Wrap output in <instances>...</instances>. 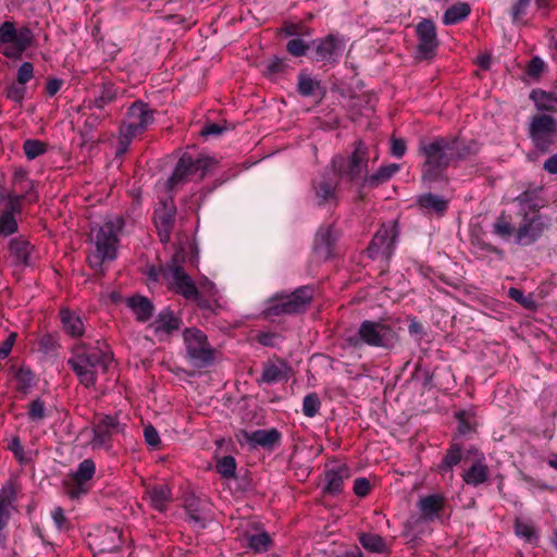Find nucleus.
<instances>
[{
	"label": "nucleus",
	"instance_id": "nucleus-52",
	"mask_svg": "<svg viewBox=\"0 0 557 557\" xmlns=\"http://www.w3.org/2000/svg\"><path fill=\"white\" fill-rule=\"evenodd\" d=\"M531 0H516L511 7V18L513 23L522 22Z\"/></svg>",
	"mask_w": 557,
	"mask_h": 557
},
{
	"label": "nucleus",
	"instance_id": "nucleus-25",
	"mask_svg": "<svg viewBox=\"0 0 557 557\" xmlns=\"http://www.w3.org/2000/svg\"><path fill=\"white\" fill-rule=\"evenodd\" d=\"M146 496L150 506L162 512L165 511L168 505L173 500L172 490L168 484H154L146 488Z\"/></svg>",
	"mask_w": 557,
	"mask_h": 557
},
{
	"label": "nucleus",
	"instance_id": "nucleus-31",
	"mask_svg": "<svg viewBox=\"0 0 557 557\" xmlns=\"http://www.w3.org/2000/svg\"><path fill=\"white\" fill-rule=\"evenodd\" d=\"M60 320L63 330L72 337H81L84 334V323L79 314L70 309L60 311Z\"/></svg>",
	"mask_w": 557,
	"mask_h": 557
},
{
	"label": "nucleus",
	"instance_id": "nucleus-17",
	"mask_svg": "<svg viewBox=\"0 0 557 557\" xmlns=\"http://www.w3.org/2000/svg\"><path fill=\"white\" fill-rule=\"evenodd\" d=\"M95 473L96 463L92 459L87 458L79 462L69 484V496L71 498H79L86 495L90 490L89 481L94 478Z\"/></svg>",
	"mask_w": 557,
	"mask_h": 557
},
{
	"label": "nucleus",
	"instance_id": "nucleus-24",
	"mask_svg": "<svg viewBox=\"0 0 557 557\" xmlns=\"http://www.w3.org/2000/svg\"><path fill=\"white\" fill-rule=\"evenodd\" d=\"M170 275L173 282L175 290L184 296L186 299L196 298L198 296V289L181 265H174L171 268Z\"/></svg>",
	"mask_w": 557,
	"mask_h": 557
},
{
	"label": "nucleus",
	"instance_id": "nucleus-27",
	"mask_svg": "<svg viewBox=\"0 0 557 557\" xmlns=\"http://www.w3.org/2000/svg\"><path fill=\"white\" fill-rule=\"evenodd\" d=\"M182 320L170 308H165L158 314L152 326L157 335H169L180 329Z\"/></svg>",
	"mask_w": 557,
	"mask_h": 557
},
{
	"label": "nucleus",
	"instance_id": "nucleus-18",
	"mask_svg": "<svg viewBox=\"0 0 557 557\" xmlns=\"http://www.w3.org/2000/svg\"><path fill=\"white\" fill-rule=\"evenodd\" d=\"M339 180L334 176L331 169L313 182L314 199L319 206L336 202V186Z\"/></svg>",
	"mask_w": 557,
	"mask_h": 557
},
{
	"label": "nucleus",
	"instance_id": "nucleus-16",
	"mask_svg": "<svg viewBox=\"0 0 557 557\" xmlns=\"http://www.w3.org/2000/svg\"><path fill=\"white\" fill-rule=\"evenodd\" d=\"M418 37L417 57L429 60L435 55L438 47L435 24L431 20H422L416 27Z\"/></svg>",
	"mask_w": 557,
	"mask_h": 557
},
{
	"label": "nucleus",
	"instance_id": "nucleus-43",
	"mask_svg": "<svg viewBox=\"0 0 557 557\" xmlns=\"http://www.w3.org/2000/svg\"><path fill=\"white\" fill-rule=\"evenodd\" d=\"M531 97L536 102V106L544 110H557V95L548 94L545 91H533Z\"/></svg>",
	"mask_w": 557,
	"mask_h": 557
},
{
	"label": "nucleus",
	"instance_id": "nucleus-47",
	"mask_svg": "<svg viewBox=\"0 0 557 557\" xmlns=\"http://www.w3.org/2000/svg\"><path fill=\"white\" fill-rule=\"evenodd\" d=\"M321 408V401L315 393H310L305 396L302 401V413L308 418H313Z\"/></svg>",
	"mask_w": 557,
	"mask_h": 557
},
{
	"label": "nucleus",
	"instance_id": "nucleus-14",
	"mask_svg": "<svg viewBox=\"0 0 557 557\" xmlns=\"http://www.w3.org/2000/svg\"><path fill=\"white\" fill-rule=\"evenodd\" d=\"M124 425L117 416L99 414L92 428L94 437L90 442L92 449L109 447L112 437L123 432Z\"/></svg>",
	"mask_w": 557,
	"mask_h": 557
},
{
	"label": "nucleus",
	"instance_id": "nucleus-48",
	"mask_svg": "<svg viewBox=\"0 0 557 557\" xmlns=\"http://www.w3.org/2000/svg\"><path fill=\"white\" fill-rule=\"evenodd\" d=\"M216 471L224 478L235 476L236 461L233 456H224L216 462Z\"/></svg>",
	"mask_w": 557,
	"mask_h": 557
},
{
	"label": "nucleus",
	"instance_id": "nucleus-28",
	"mask_svg": "<svg viewBox=\"0 0 557 557\" xmlns=\"http://www.w3.org/2000/svg\"><path fill=\"white\" fill-rule=\"evenodd\" d=\"M116 98V88L112 83H104L94 99L86 100L84 107L89 110L104 111Z\"/></svg>",
	"mask_w": 557,
	"mask_h": 557
},
{
	"label": "nucleus",
	"instance_id": "nucleus-64",
	"mask_svg": "<svg viewBox=\"0 0 557 557\" xmlns=\"http://www.w3.org/2000/svg\"><path fill=\"white\" fill-rule=\"evenodd\" d=\"M544 61L540 57H533L528 65V74L530 76H537L544 71Z\"/></svg>",
	"mask_w": 557,
	"mask_h": 557
},
{
	"label": "nucleus",
	"instance_id": "nucleus-2",
	"mask_svg": "<svg viewBox=\"0 0 557 557\" xmlns=\"http://www.w3.org/2000/svg\"><path fill=\"white\" fill-rule=\"evenodd\" d=\"M112 361L111 354L99 342L96 345L81 342L73 346L67 364L85 387L96 385L98 373L106 372Z\"/></svg>",
	"mask_w": 557,
	"mask_h": 557
},
{
	"label": "nucleus",
	"instance_id": "nucleus-36",
	"mask_svg": "<svg viewBox=\"0 0 557 557\" xmlns=\"http://www.w3.org/2000/svg\"><path fill=\"white\" fill-rule=\"evenodd\" d=\"M516 231L517 228L505 213H502L492 225V233L504 240H509L512 235L516 236Z\"/></svg>",
	"mask_w": 557,
	"mask_h": 557
},
{
	"label": "nucleus",
	"instance_id": "nucleus-50",
	"mask_svg": "<svg viewBox=\"0 0 557 557\" xmlns=\"http://www.w3.org/2000/svg\"><path fill=\"white\" fill-rule=\"evenodd\" d=\"M108 115L109 114L106 111L92 112L88 114L84 122L85 132L91 133L97 129Z\"/></svg>",
	"mask_w": 557,
	"mask_h": 557
},
{
	"label": "nucleus",
	"instance_id": "nucleus-12",
	"mask_svg": "<svg viewBox=\"0 0 557 557\" xmlns=\"http://www.w3.org/2000/svg\"><path fill=\"white\" fill-rule=\"evenodd\" d=\"M154 122V111L144 101H135L128 108L122 123L124 132L131 135H140Z\"/></svg>",
	"mask_w": 557,
	"mask_h": 557
},
{
	"label": "nucleus",
	"instance_id": "nucleus-35",
	"mask_svg": "<svg viewBox=\"0 0 557 557\" xmlns=\"http://www.w3.org/2000/svg\"><path fill=\"white\" fill-rule=\"evenodd\" d=\"M471 13V8L466 2H458L449 7L444 15L443 23L444 25H455L467 18Z\"/></svg>",
	"mask_w": 557,
	"mask_h": 557
},
{
	"label": "nucleus",
	"instance_id": "nucleus-29",
	"mask_svg": "<svg viewBox=\"0 0 557 557\" xmlns=\"http://www.w3.org/2000/svg\"><path fill=\"white\" fill-rule=\"evenodd\" d=\"M399 170L400 165L396 163L380 166L374 173L368 174L363 182V188H376L389 181Z\"/></svg>",
	"mask_w": 557,
	"mask_h": 557
},
{
	"label": "nucleus",
	"instance_id": "nucleus-32",
	"mask_svg": "<svg viewBox=\"0 0 557 557\" xmlns=\"http://www.w3.org/2000/svg\"><path fill=\"white\" fill-rule=\"evenodd\" d=\"M335 236L332 226H321L315 235L314 249L322 258L327 259L332 252Z\"/></svg>",
	"mask_w": 557,
	"mask_h": 557
},
{
	"label": "nucleus",
	"instance_id": "nucleus-34",
	"mask_svg": "<svg viewBox=\"0 0 557 557\" xmlns=\"http://www.w3.org/2000/svg\"><path fill=\"white\" fill-rule=\"evenodd\" d=\"M487 478L488 469L482 459L476 460L463 474L465 482L472 486L484 483Z\"/></svg>",
	"mask_w": 557,
	"mask_h": 557
},
{
	"label": "nucleus",
	"instance_id": "nucleus-57",
	"mask_svg": "<svg viewBox=\"0 0 557 557\" xmlns=\"http://www.w3.org/2000/svg\"><path fill=\"white\" fill-rule=\"evenodd\" d=\"M34 66L30 62H24L20 65L17 70V83L20 85H25L33 78Z\"/></svg>",
	"mask_w": 557,
	"mask_h": 557
},
{
	"label": "nucleus",
	"instance_id": "nucleus-11",
	"mask_svg": "<svg viewBox=\"0 0 557 557\" xmlns=\"http://www.w3.org/2000/svg\"><path fill=\"white\" fill-rule=\"evenodd\" d=\"M529 133L535 147L547 151L557 141L556 121L547 114L536 115L530 124Z\"/></svg>",
	"mask_w": 557,
	"mask_h": 557
},
{
	"label": "nucleus",
	"instance_id": "nucleus-38",
	"mask_svg": "<svg viewBox=\"0 0 557 557\" xmlns=\"http://www.w3.org/2000/svg\"><path fill=\"white\" fill-rule=\"evenodd\" d=\"M14 379L16 381L17 389L23 393H27L35 383L34 373L25 366H22L16 370Z\"/></svg>",
	"mask_w": 557,
	"mask_h": 557
},
{
	"label": "nucleus",
	"instance_id": "nucleus-22",
	"mask_svg": "<svg viewBox=\"0 0 557 557\" xmlns=\"http://www.w3.org/2000/svg\"><path fill=\"white\" fill-rule=\"evenodd\" d=\"M448 199L432 194L424 193L417 197L416 205L423 214L442 216L448 209Z\"/></svg>",
	"mask_w": 557,
	"mask_h": 557
},
{
	"label": "nucleus",
	"instance_id": "nucleus-61",
	"mask_svg": "<svg viewBox=\"0 0 557 557\" xmlns=\"http://www.w3.org/2000/svg\"><path fill=\"white\" fill-rule=\"evenodd\" d=\"M144 437H145L146 443L153 448L158 447L160 444L159 433L156 430V428L152 425L145 426Z\"/></svg>",
	"mask_w": 557,
	"mask_h": 557
},
{
	"label": "nucleus",
	"instance_id": "nucleus-62",
	"mask_svg": "<svg viewBox=\"0 0 557 557\" xmlns=\"http://www.w3.org/2000/svg\"><path fill=\"white\" fill-rule=\"evenodd\" d=\"M7 97L15 102H21L25 96V87L23 85H11L7 88Z\"/></svg>",
	"mask_w": 557,
	"mask_h": 557
},
{
	"label": "nucleus",
	"instance_id": "nucleus-54",
	"mask_svg": "<svg viewBox=\"0 0 557 557\" xmlns=\"http://www.w3.org/2000/svg\"><path fill=\"white\" fill-rule=\"evenodd\" d=\"M515 532L518 536L523 537L529 542L536 540L533 527L527 522L517 520L515 524Z\"/></svg>",
	"mask_w": 557,
	"mask_h": 557
},
{
	"label": "nucleus",
	"instance_id": "nucleus-49",
	"mask_svg": "<svg viewBox=\"0 0 557 557\" xmlns=\"http://www.w3.org/2000/svg\"><path fill=\"white\" fill-rule=\"evenodd\" d=\"M309 48L310 45L299 37L293 38L286 44V51L293 57L306 55Z\"/></svg>",
	"mask_w": 557,
	"mask_h": 557
},
{
	"label": "nucleus",
	"instance_id": "nucleus-30",
	"mask_svg": "<svg viewBox=\"0 0 557 557\" xmlns=\"http://www.w3.org/2000/svg\"><path fill=\"white\" fill-rule=\"evenodd\" d=\"M445 497L440 494H432L421 497L418 507L422 516L428 520H433L443 510Z\"/></svg>",
	"mask_w": 557,
	"mask_h": 557
},
{
	"label": "nucleus",
	"instance_id": "nucleus-8",
	"mask_svg": "<svg viewBox=\"0 0 557 557\" xmlns=\"http://www.w3.org/2000/svg\"><path fill=\"white\" fill-rule=\"evenodd\" d=\"M214 163V160L210 157L194 159L189 154H183L168 180V188L174 189L185 181L201 180Z\"/></svg>",
	"mask_w": 557,
	"mask_h": 557
},
{
	"label": "nucleus",
	"instance_id": "nucleus-60",
	"mask_svg": "<svg viewBox=\"0 0 557 557\" xmlns=\"http://www.w3.org/2000/svg\"><path fill=\"white\" fill-rule=\"evenodd\" d=\"M0 502H3L7 505H11L16 498V490L13 483H7L2 486L0 491Z\"/></svg>",
	"mask_w": 557,
	"mask_h": 557
},
{
	"label": "nucleus",
	"instance_id": "nucleus-56",
	"mask_svg": "<svg viewBox=\"0 0 557 557\" xmlns=\"http://www.w3.org/2000/svg\"><path fill=\"white\" fill-rule=\"evenodd\" d=\"M38 346L40 351L48 355L54 352L58 349L59 344L58 339L53 335L46 334L39 339Z\"/></svg>",
	"mask_w": 557,
	"mask_h": 557
},
{
	"label": "nucleus",
	"instance_id": "nucleus-46",
	"mask_svg": "<svg viewBox=\"0 0 557 557\" xmlns=\"http://www.w3.org/2000/svg\"><path fill=\"white\" fill-rule=\"evenodd\" d=\"M23 149L27 159L34 160L47 151V145L37 139H27L24 141Z\"/></svg>",
	"mask_w": 557,
	"mask_h": 557
},
{
	"label": "nucleus",
	"instance_id": "nucleus-15",
	"mask_svg": "<svg viewBox=\"0 0 557 557\" xmlns=\"http://www.w3.org/2000/svg\"><path fill=\"white\" fill-rule=\"evenodd\" d=\"M314 46L313 59L317 62L336 63L345 49V40L338 35H327L322 39L312 41Z\"/></svg>",
	"mask_w": 557,
	"mask_h": 557
},
{
	"label": "nucleus",
	"instance_id": "nucleus-37",
	"mask_svg": "<svg viewBox=\"0 0 557 557\" xmlns=\"http://www.w3.org/2000/svg\"><path fill=\"white\" fill-rule=\"evenodd\" d=\"M298 91L304 97H315L322 95L320 82L302 73L298 76Z\"/></svg>",
	"mask_w": 557,
	"mask_h": 557
},
{
	"label": "nucleus",
	"instance_id": "nucleus-33",
	"mask_svg": "<svg viewBox=\"0 0 557 557\" xmlns=\"http://www.w3.org/2000/svg\"><path fill=\"white\" fill-rule=\"evenodd\" d=\"M127 306L140 322L148 321L153 314L152 302L144 296H133L127 299Z\"/></svg>",
	"mask_w": 557,
	"mask_h": 557
},
{
	"label": "nucleus",
	"instance_id": "nucleus-21",
	"mask_svg": "<svg viewBox=\"0 0 557 557\" xmlns=\"http://www.w3.org/2000/svg\"><path fill=\"white\" fill-rule=\"evenodd\" d=\"M176 210L173 203H162V208L154 211V224L159 238L162 243H168L175 221Z\"/></svg>",
	"mask_w": 557,
	"mask_h": 557
},
{
	"label": "nucleus",
	"instance_id": "nucleus-10",
	"mask_svg": "<svg viewBox=\"0 0 557 557\" xmlns=\"http://www.w3.org/2000/svg\"><path fill=\"white\" fill-rule=\"evenodd\" d=\"M398 233L397 221L383 223L374 234L367 249L369 258L372 260L380 258L388 260L394 253Z\"/></svg>",
	"mask_w": 557,
	"mask_h": 557
},
{
	"label": "nucleus",
	"instance_id": "nucleus-1",
	"mask_svg": "<svg viewBox=\"0 0 557 557\" xmlns=\"http://www.w3.org/2000/svg\"><path fill=\"white\" fill-rule=\"evenodd\" d=\"M419 151L424 158L421 178L431 188L433 184L446 183L448 181L447 168L456 161L476 153L478 144L455 136L436 137L432 140L421 141Z\"/></svg>",
	"mask_w": 557,
	"mask_h": 557
},
{
	"label": "nucleus",
	"instance_id": "nucleus-5",
	"mask_svg": "<svg viewBox=\"0 0 557 557\" xmlns=\"http://www.w3.org/2000/svg\"><path fill=\"white\" fill-rule=\"evenodd\" d=\"M369 151L368 147L359 141L349 157L336 156L332 159L331 172L339 181L359 185L368 177Z\"/></svg>",
	"mask_w": 557,
	"mask_h": 557
},
{
	"label": "nucleus",
	"instance_id": "nucleus-40",
	"mask_svg": "<svg viewBox=\"0 0 557 557\" xmlns=\"http://www.w3.org/2000/svg\"><path fill=\"white\" fill-rule=\"evenodd\" d=\"M458 420V432L460 435H467L474 429V413L471 410H459L456 412Z\"/></svg>",
	"mask_w": 557,
	"mask_h": 557
},
{
	"label": "nucleus",
	"instance_id": "nucleus-13",
	"mask_svg": "<svg viewBox=\"0 0 557 557\" xmlns=\"http://www.w3.org/2000/svg\"><path fill=\"white\" fill-rule=\"evenodd\" d=\"M550 220L542 214L529 216L524 213L521 223L516 231L515 242L520 246H530L539 240L543 233L549 227Z\"/></svg>",
	"mask_w": 557,
	"mask_h": 557
},
{
	"label": "nucleus",
	"instance_id": "nucleus-55",
	"mask_svg": "<svg viewBox=\"0 0 557 557\" xmlns=\"http://www.w3.org/2000/svg\"><path fill=\"white\" fill-rule=\"evenodd\" d=\"M135 137H137V136L131 135L129 133L124 132V128L121 126L120 127V136H119V140H117V146H116V156L124 154L128 150L131 143L133 141V139Z\"/></svg>",
	"mask_w": 557,
	"mask_h": 557
},
{
	"label": "nucleus",
	"instance_id": "nucleus-26",
	"mask_svg": "<svg viewBox=\"0 0 557 557\" xmlns=\"http://www.w3.org/2000/svg\"><path fill=\"white\" fill-rule=\"evenodd\" d=\"M244 436L251 446H261L263 448H272L281 440V433L276 429L245 432Z\"/></svg>",
	"mask_w": 557,
	"mask_h": 557
},
{
	"label": "nucleus",
	"instance_id": "nucleus-59",
	"mask_svg": "<svg viewBox=\"0 0 557 557\" xmlns=\"http://www.w3.org/2000/svg\"><path fill=\"white\" fill-rule=\"evenodd\" d=\"M52 520L59 531L69 529L70 522L64 515V510L61 507H55L51 513Z\"/></svg>",
	"mask_w": 557,
	"mask_h": 557
},
{
	"label": "nucleus",
	"instance_id": "nucleus-9",
	"mask_svg": "<svg viewBox=\"0 0 557 557\" xmlns=\"http://www.w3.org/2000/svg\"><path fill=\"white\" fill-rule=\"evenodd\" d=\"M33 40L32 30L27 27L16 29L14 23L4 22L0 26V44L7 47L2 50L3 55L10 59H18L29 47Z\"/></svg>",
	"mask_w": 557,
	"mask_h": 557
},
{
	"label": "nucleus",
	"instance_id": "nucleus-63",
	"mask_svg": "<svg viewBox=\"0 0 557 557\" xmlns=\"http://www.w3.org/2000/svg\"><path fill=\"white\" fill-rule=\"evenodd\" d=\"M354 492L359 497H364L370 492V482L366 478H358L354 482Z\"/></svg>",
	"mask_w": 557,
	"mask_h": 557
},
{
	"label": "nucleus",
	"instance_id": "nucleus-39",
	"mask_svg": "<svg viewBox=\"0 0 557 557\" xmlns=\"http://www.w3.org/2000/svg\"><path fill=\"white\" fill-rule=\"evenodd\" d=\"M359 541L361 545L369 552L384 553L387 549L383 537L377 534L362 533L359 537Z\"/></svg>",
	"mask_w": 557,
	"mask_h": 557
},
{
	"label": "nucleus",
	"instance_id": "nucleus-3",
	"mask_svg": "<svg viewBox=\"0 0 557 557\" xmlns=\"http://www.w3.org/2000/svg\"><path fill=\"white\" fill-rule=\"evenodd\" d=\"M124 226L121 218L106 221L101 226L91 230V244L94 249L87 260L95 270H102L106 261H113L117 257L119 234Z\"/></svg>",
	"mask_w": 557,
	"mask_h": 557
},
{
	"label": "nucleus",
	"instance_id": "nucleus-58",
	"mask_svg": "<svg viewBox=\"0 0 557 557\" xmlns=\"http://www.w3.org/2000/svg\"><path fill=\"white\" fill-rule=\"evenodd\" d=\"M8 449L14 455V457L20 462L26 461L24 447L17 436H14L11 438V441L8 444Z\"/></svg>",
	"mask_w": 557,
	"mask_h": 557
},
{
	"label": "nucleus",
	"instance_id": "nucleus-4",
	"mask_svg": "<svg viewBox=\"0 0 557 557\" xmlns=\"http://www.w3.org/2000/svg\"><path fill=\"white\" fill-rule=\"evenodd\" d=\"M398 341L396 331L382 320H364L357 332H348L345 342L352 348L363 345L384 349L393 348Z\"/></svg>",
	"mask_w": 557,
	"mask_h": 557
},
{
	"label": "nucleus",
	"instance_id": "nucleus-7",
	"mask_svg": "<svg viewBox=\"0 0 557 557\" xmlns=\"http://www.w3.org/2000/svg\"><path fill=\"white\" fill-rule=\"evenodd\" d=\"M186 359L194 368L210 367L215 359V349L208 342L207 335L197 327H187L183 332Z\"/></svg>",
	"mask_w": 557,
	"mask_h": 557
},
{
	"label": "nucleus",
	"instance_id": "nucleus-45",
	"mask_svg": "<svg viewBox=\"0 0 557 557\" xmlns=\"http://www.w3.org/2000/svg\"><path fill=\"white\" fill-rule=\"evenodd\" d=\"M17 231V223L11 210L0 213V235L9 236Z\"/></svg>",
	"mask_w": 557,
	"mask_h": 557
},
{
	"label": "nucleus",
	"instance_id": "nucleus-19",
	"mask_svg": "<svg viewBox=\"0 0 557 557\" xmlns=\"http://www.w3.org/2000/svg\"><path fill=\"white\" fill-rule=\"evenodd\" d=\"M350 478V469L346 463L332 462L325 469L324 491L329 494H338L343 490L344 482Z\"/></svg>",
	"mask_w": 557,
	"mask_h": 557
},
{
	"label": "nucleus",
	"instance_id": "nucleus-20",
	"mask_svg": "<svg viewBox=\"0 0 557 557\" xmlns=\"http://www.w3.org/2000/svg\"><path fill=\"white\" fill-rule=\"evenodd\" d=\"M290 372L292 368L285 360H269L262 366V373L260 379H258V383L272 385L278 382L287 381L289 379Z\"/></svg>",
	"mask_w": 557,
	"mask_h": 557
},
{
	"label": "nucleus",
	"instance_id": "nucleus-41",
	"mask_svg": "<svg viewBox=\"0 0 557 557\" xmlns=\"http://www.w3.org/2000/svg\"><path fill=\"white\" fill-rule=\"evenodd\" d=\"M461 456V447L457 444L451 445L440 466V470L442 472L451 471L460 462Z\"/></svg>",
	"mask_w": 557,
	"mask_h": 557
},
{
	"label": "nucleus",
	"instance_id": "nucleus-44",
	"mask_svg": "<svg viewBox=\"0 0 557 557\" xmlns=\"http://www.w3.org/2000/svg\"><path fill=\"white\" fill-rule=\"evenodd\" d=\"M508 297L528 310H534L537 307L532 294L525 296L519 288L510 287L508 289Z\"/></svg>",
	"mask_w": 557,
	"mask_h": 557
},
{
	"label": "nucleus",
	"instance_id": "nucleus-53",
	"mask_svg": "<svg viewBox=\"0 0 557 557\" xmlns=\"http://www.w3.org/2000/svg\"><path fill=\"white\" fill-rule=\"evenodd\" d=\"M28 416L34 422H39L45 418L46 407L41 399H35L29 404Z\"/></svg>",
	"mask_w": 557,
	"mask_h": 557
},
{
	"label": "nucleus",
	"instance_id": "nucleus-51",
	"mask_svg": "<svg viewBox=\"0 0 557 557\" xmlns=\"http://www.w3.org/2000/svg\"><path fill=\"white\" fill-rule=\"evenodd\" d=\"M10 249L16 255L17 259L23 263L28 262L29 244L24 240H13L10 244Z\"/></svg>",
	"mask_w": 557,
	"mask_h": 557
},
{
	"label": "nucleus",
	"instance_id": "nucleus-42",
	"mask_svg": "<svg viewBox=\"0 0 557 557\" xmlns=\"http://www.w3.org/2000/svg\"><path fill=\"white\" fill-rule=\"evenodd\" d=\"M271 537L267 532L252 534L248 537V547L251 548L255 553L267 552L271 546Z\"/></svg>",
	"mask_w": 557,
	"mask_h": 557
},
{
	"label": "nucleus",
	"instance_id": "nucleus-6",
	"mask_svg": "<svg viewBox=\"0 0 557 557\" xmlns=\"http://www.w3.org/2000/svg\"><path fill=\"white\" fill-rule=\"evenodd\" d=\"M313 297L310 286H301L292 294H276L271 297L262 314L265 319H273L284 314H294L302 311Z\"/></svg>",
	"mask_w": 557,
	"mask_h": 557
},
{
	"label": "nucleus",
	"instance_id": "nucleus-23",
	"mask_svg": "<svg viewBox=\"0 0 557 557\" xmlns=\"http://www.w3.org/2000/svg\"><path fill=\"white\" fill-rule=\"evenodd\" d=\"M207 506L206 499H202L189 492L185 495L184 507L188 515V520L195 527L203 529L206 527L205 509Z\"/></svg>",
	"mask_w": 557,
	"mask_h": 557
}]
</instances>
